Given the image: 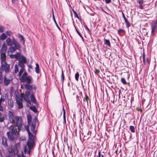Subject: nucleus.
<instances>
[{
  "label": "nucleus",
  "instance_id": "obj_1",
  "mask_svg": "<svg viewBox=\"0 0 157 157\" xmlns=\"http://www.w3.org/2000/svg\"><path fill=\"white\" fill-rule=\"evenodd\" d=\"M21 128L17 126L11 125L8 128L9 131L7 133L8 139L10 140L13 141L17 139L19 133L20 129Z\"/></svg>",
  "mask_w": 157,
  "mask_h": 157
},
{
  "label": "nucleus",
  "instance_id": "obj_2",
  "mask_svg": "<svg viewBox=\"0 0 157 157\" xmlns=\"http://www.w3.org/2000/svg\"><path fill=\"white\" fill-rule=\"evenodd\" d=\"M9 121L15 126L21 128L22 125V120L21 117L15 116L12 112L9 111L8 114Z\"/></svg>",
  "mask_w": 157,
  "mask_h": 157
},
{
  "label": "nucleus",
  "instance_id": "obj_3",
  "mask_svg": "<svg viewBox=\"0 0 157 157\" xmlns=\"http://www.w3.org/2000/svg\"><path fill=\"white\" fill-rule=\"evenodd\" d=\"M29 140L27 142V147L26 146L24 148V151L26 154L27 153L29 154L31 152V150L33 147L34 145V141L36 139V137L35 136H32L29 137Z\"/></svg>",
  "mask_w": 157,
  "mask_h": 157
},
{
  "label": "nucleus",
  "instance_id": "obj_4",
  "mask_svg": "<svg viewBox=\"0 0 157 157\" xmlns=\"http://www.w3.org/2000/svg\"><path fill=\"white\" fill-rule=\"evenodd\" d=\"M27 72H24L22 76L19 78V80L22 82H26L28 84H29L31 83L32 78L30 76H27Z\"/></svg>",
  "mask_w": 157,
  "mask_h": 157
},
{
  "label": "nucleus",
  "instance_id": "obj_5",
  "mask_svg": "<svg viewBox=\"0 0 157 157\" xmlns=\"http://www.w3.org/2000/svg\"><path fill=\"white\" fill-rule=\"evenodd\" d=\"M0 71L5 72L6 73H8L10 71V65L7 62L1 63V65L0 67Z\"/></svg>",
  "mask_w": 157,
  "mask_h": 157
},
{
  "label": "nucleus",
  "instance_id": "obj_6",
  "mask_svg": "<svg viewBox=\"0 0 157 157\" xmlns=\"http://www.w3.org/2000/svg\"><path fill=\"white\" fill-rule=\"evenodd\" d=\"M151 34L154 35L157 30V21H153L151 24Z\"/></svg>",
  "mask_w": 157,
  "mask_h": 157
},
{
  "label": "nucleus",
  "instance_id": "obj_7",
  "mask_svg": "<svg viewBox=\"0 0 157 157\" xmlns=\"http://www.w3.org/2000/svg\"><path fill=\"white\" fill-rule=\"evenodd\" d=\"M37 119L36 118H34L32 121V122L30 124L31 130L33 133L36 132V130L35 131L36 126V122L37 121Z\"/></svg>",
  "mask_w": 157,
  "mask_h": 157
},
{
  "label": "nucleus",
  "instance_id": "obj_8",
  "mask_svg": "<svg viewBox=\"0 0 157 157\" xmlns=\"http://www.w3.org/2000/svg\"><path fill=\"white\" fill-rule=\"evenodd\" d=\"M8 151L12 155H14L18 153V149L16 147H14L13 148H8Z\"/></svg>",
  "mask_w": 157,
  "mask_h": 157
},
{
  "label": "nucleus",
  "instance_id": "obj_9",
  "mask_svg": "<svg viewBox=\"0 0 157 157\" xmlns=\"http://www.w3.org/2000/svg\"><path fill=\"white\" fill-rule=\"evenodd\" d=\"M12 42L13 44L14 45V47L16 49L18 50L21 49V48L19 43L15 39L13 38L12 39Z\"/></svg>",
  "mask_w": 157,
  "mask_h": 157
},
{
  "label": "nucleus",
  "instance_id": "obj_10",
  "mask_svg": "<svg viewBox=\"0 0 157 157\" xmlns=\"http://www.w3.org/2000/svg\"><path fill=\"white\" fill-rule=\"evenodd\" d=\"M12 80V79H10L6 77V76H5L4 77L3 81L4 86H8L10 84Z\"/></svg>",
  "mask_w": 157,
  "mask_h": 157
},
{
  "label": "nucleus",
  "instance_id": "obj_11",
  "mask_svg": "<svg viewBox=\"0 0 157 157\" xmlns=\"http://www.w3.org/2000/svg\"><path fill=\"white\" fill-rule=\"evenodd\" d=\"M7 139L3 136L2 138V144L3 146L5 148L7 147Z\"/></svg>",
  "mask_w": 157,
  "mask_h": 157
},
{
  "label": "nucleus",
  "instance_id": "obj_12",
  "mask_svg": "<svg viewBox=\"0 0 157 157\" xmlns=\"http://www.w3.org/2000/svg\"><path fill=\"white\" fill-rule=\"evenodd\" d=\"M16 101L17 104L18 105V107L19 109L23 107V105L22 103V99L18 98L17 99Z\"/></svg>",
  "mask_w": 157,
  "mask_h": 157
},
{
  "label": "nucleus",
  "instance_id": "obj_13",
  "mask_svg": "<svg viewBox=\"0 0 157 157\" xmlns=\"http://www.w3.org/2000/svg\"><path fill=\"white\" fill-rule=\"evenodd\" d=\"M7 49V47L5 43H4L0 49L1 53H6Z\"/></svg>",
  "mask_w": 157,
  "mask_h": 157
},
{
  "label": "nucleus",
  "instance_id": "obj_14",
  "mask_svg": "<svg viewBox=\"0 0 157 157\" xmlns=\"http://www.w3.org/2000/svg\"><path fill=\"white\" fill-rule=\"evenodd\" d=\"M1 63L6 62V53H1Z\"/></svg>",
  "mask_w": 157,
  "mask_h": 157
},
{
  "label": "nucleus",
  "instance_id": "obj_15",
  "mask_svg": "<svg viewBox=\"0 0 157 157\" xmlns=\"http://www.w3.org/2000/svg\"><path fill=\"white\" fill-rule=\"evenodd\" d=\"M30 98L31 101L33 103H35L36 105L38 104V103L36 101V100L33 94H32L31 95Z\"/></svg>",
  "mask_w": 157,
  "mask_h": 157
},
{
  "label": "nucleus",
  "instance_id": "obj_16",
  "mask_svg": "<svg viewBox=\"0 0 157 157\" xmlns=\"http://www.w3.org/2000/svg\"><path fill=\"white\" fill-rule=\"evenodd\" d=\"M138 2L139 4V8L140 9H142L144 8L143 7L145 6V4L144 5V6L142 5V4L143 3V0H138Z\"/></svg>",
  "mask_w": 157,
  "mask_h": 157
},
{
  "label": "nucleus",
  "instance_id": "obj_17",
  "mask_svg": "<svg viewBox=\"0 0 157 157\" xmlns=\"http://www.w3.org/2000/svg\"><path fill=\"white\" fill-rule=\"evenodd\" d=\"M18 38L20 39L21 41L22 42V44L24 45L25 44V40L23 36L21 34H19L18 35Z\"/></svg>",
  "mask_w": 157,
  "mask_h": 157
},
{
  "label": "nucleus",
  "instance_id": "obj_18",
  "mask_svg": "<svg viewBox=\"0 0 157 157\" xmlns=\"http://www.w3.org/2000/svg\"><path fill=\"white\" fill-rule=\"evenodd\" d=\"M6 42L7 45L9 46H11L13 44L12 43V41L9 38H8L6 40Z\"/></svg>",
  "mask_w": 157,
  "mask_h": 157
},
{
  "label": "nucleus",
  "instance_id": "obj_19",
  "mask_svg": "<svg viewBox=\"0 0 157 157\" xmlns=\"http://www.w3.org/2000/svg\"><path fill=\"white\" fill-rule=\"evenodd\" d=\"M104 43L105 45L109 47L111 46V44L109 40L104 38Z\"/></svg>",
  "mask_w": 157,
  "mask_h": 157
},
{
  "label": "nucleus",
  "instance_id": "obj_20",
  "mask_svg": "<svg viewBox=\"0 0 157 157\" xmlns=\"http://www.w3.org/2000/svg\"><path fill=\"white\" fill-rule=\"evenodd\" d=\"M7 37V36L5 33H2L0 36V39L1 40H4Z\"/></svg>",
  "mask_w": 157,
  "mask_h": 157
},
{
  "label": "nucleus",
  "instance_id": "obj_21",
  "mask_svg": "<svg viewBox=\"0 0 157 157\" xmlns=\"http://www.w3.org/2000/svg\"><path fill=\"white\" fill-rule=\"evenodd\" d=\"M24 63L22 60H20L19 62V63L17 66H19L21 68H24L25 65Z\"/></svg>",
  "mask_w": 157,
  "mask_h": 157
},
{
  "label": "nucleus",
  "instance_id": "obj_22",
  "mask_svg": "<svg viewBox=\"0 0 157 157\" xmlns=\"http://www.w3.org/2000/svg\"><path fill=\"white\" fill-rule=\"evenodd\" d=\"M125 22L126 23V26L127 28H129L131 26V24L129 21H128V20L126 18L124 19Z\"/></svg>",
  "mask_w": 157,
  "mask_h": 157
},
{
  "label": "nucleus",
  "instance_id": "obj_23",
  "mask_svg": "<svg viewBox=\"0 0 157 157\" xmlns=\"http://www.w3.org/2000/svg\"><path fill=\"white\" fill-rule=\"evenodd\" d=\"M26 129L27 131V132H28L29 137L30 136H34L33 135V134L30 132L29 130V127L28 125L27 126V127L26 128Z\"/></svg>",
  "mask_w": 157,
  "mask_h": 157
},
{
  "label": "nucleus",
  "instance_id": "obj_24",
  "mask_svg": "<svg viewBox=\"0 0 157 157\" xmlns=\"http://www.w3.org/2000/svg\"><path fill=\"white\" fill-rule=\"evenodd\" d=\"M28 85L27 83L25 85V87L26 89L31 90L32 89V86L31 85Z\"/></svg>",
  "mask_w": 157,
  "mask_h": 157
},
{
  "label": "nucleus",
  "instance_id": "obj_25",
  "mask_svg": "<svg viewBox=\"0 0 157 157\" xmlns=\"http://www.w3.org/2000/svg\"><path fill=\"white\" fill-rule=\"evenodd\" d=\"M62 73L61 76V81L63 83L64 80V76L63 69H62Z\"/></svg>",
  "mask_w": 157,
  "mask_h": 157
},
{
  "label": "nucleus",
  "instance_id": "obj_26",
  "mask_svg": "<svg viewBox=\"0 0 157 157\" xmlns=\"http://www.w3.org/2000/svg\"><path fill=\"white\" fill-rule=\"evenodd\" d=\"M36 67H35V71L36 73H39V66L38 63H36Z\"/></svg>",
  "mask_w": 157,
  "mask_h": 157
},
{
  "label": "nucleus",
  "instance_id": "obj_27",
  "mask_svg": "<svg viewBox=\"0 0 157 157\" xmlns=\"http://www.w3.org/2000/svg\"><path fill=\"white\" fill-rule=\"evenodd\" d=\"M63 123L64 124H66V117H65V110L64 109V108H63Z\"/></svg>",
  "mask_w": 157,
  "mask_h": 157
},
{
  "label": "nucleus",
  "instance_id": "obj_28",
  "mask_svg": "<svg viewBox=\"0 0 157 157\" xmlns=\"http://www.w3.org/2000/svg\"><path fill=\"white\" fill-rule=\"evenodd\" d=\"M27 120L28 123L29 125L32 123V117L30 115H29L27 117Z\"/></svg>",
  "mask_w": 157,
  "mask_h": 157
},
{
  "label": "nucleus",
  "instance_id": "obj_29",
  "mask_svg": "<svg viewBox=\"0 0 157 157\" xmlns=\"http://www.w3.org/2000/svg\"><path fill=\"white\" fill-rule=\"evenodd\" d=\"M9 50L10 52L13 53L16 50V49L14 47H11L9 48Z\"/></svg>",
  "mask_w": 157,
  "mask_h": 157
},
{
  "label": "nucleus",
  "instance_id": "obj_30",
  "mask_svg": "<svg viewBox=\"0 0 157 157\" xmlns=\"http://www.w3.org/2000/svg\"><path fill=\"white\" fill-rule=\"evenodd\" d=\"M143 60L144 65L146 64L145 63V54L144 52H143L142 54Z\"/></svg>",
  "mask_w": 157,
  "mask_h": 157
},
{
  "label": "nucleus",
  "instance_id": "obj_31",
  "mask_svg": "<svg viewBox=\"0 0 157 157\" xmlns=\"http://www.w3.org/2000/svg\"><path fill=\"white\" fill-rule=\"evenodd\" d=\"M30 109L33 111L34 113H36L37 110L35 106H31L30 108Z\"/></svg>",
  "mask_w": 157,
  "mask_h": 157
},
{
  "label": "nucleus",
  "instance_id": "obj_32",
  "mask_svg": "<svg viewBox=\"0 0 157 157\" xmlns=\"http://www.w3.org/2000/svg\"><path fill=\"white\" fill-rule=\"evenodd\" d=\"M3 81L2 73L0 71V84L2 83Z\"/></svg>",
  "mask_w": 157,
  "mask_h": 157
},
{
  "label": "nucleus",
  "instance_id": "obj_33",
  "mask_svg": "<svg viewBox=\"0 0 157 157\" xmlns=\"http://www.w3.org/2000/svg\"><path fill=\"white\" fill-rule=\"evenodd\" d=\"M25 70V68H21V69L20 70V71L18 73V75L19 76H21V75L23 73Z\"/></svg>",
  "mask_w": 157,
  "mask_h": 157
},
{
  "label": "nucleus",
  "instance_id": "obj_34",
  "mask_svg": "<svg viewBox=\"0 0 157 157\" xmlns=\"http://www.w3.org/2000/svg\"><path fill=\"white\" fill-rule=\"evenodd\" d=\"M121 82L124 85H126L127 84L126 81L125 79L124 78H121Z\"/></svg>",
  "mask_w": 157,
  "mask_h": 157
},
{
  "label": "nucleus",
  "instance_id": "obj_35",
  "mask_svg": "<svg viewBox=\"0 0 157 157\" xmlns=\"http://www.w3.org/2000/svg\"><path fill=\"white\" fill-rule=\"evenodd\" d=\"M79 73L77 72L75 74V79L77 81H78V78L79 77Z\"/></svg>",
  "mask_w": 157,
  "mask_h": 157
},
{
  "label": "nucleus",
  "instance_id": "obj_36",
  "mask_svg": "<svg viewBox=\"0 0 157 157\" xmlns=\"http://www.w3.org/2000/svg\"><path fill=\"white\" fill-rule=\"evenodd\" d=\"M8 103L10 107L12 108L13 107V100H10L9 101Z\"/></svg>",
  "mask_w": 157,
  "mask_h": 157
},
{
  "label": "nucleus",
  "instance_id": "obj_37",
  "mask_svg": "<svg viewBox=\"0 0 157 157\" xmlns=\"http://www.w3.org/2000/svg\"><path fill=\"white\" fill-rule=\"evenodd\" d=\"M129 129L132 132H135V129L133 126H130L129 127Z\"/></svg>",
  "mask_w": 157,
  "mask_h": 157
},
{
  "label": "nucleus",
  "instance_id": "obj_38",
  "mask_svg": "<svg viewBox=\"0 0 157 157\" xmlns=\"http://www.w3.org/2000/svg\"><path fill=\"white\" fill-rule=\"evenodd\" d=\"M24 100H25L27 102L31 104V101L29 98V97H25L24 98Z\"/></svg>",
  "mask_w": 157,
  "mask_h": 157
},
{
  "label": "nucleus",
  "instance_id": "obj_39",
  "mask_svg": "<svg viewBox=\"0 0 157 157\" xmlns=\"http://www.w3.org/2000/svg\"><path fill=\"white\" fill-rule=\"evenodd\" d=\"M21 60H22L25 63L27 62L26 58L24 56H22L21 57Z\"/></svg>",
  "mask_w": 157,
  "mask_h": 157
},
{
  "label": "nucleus",
  "instance_id": "obj_40",
  "mask_svg": "<svg viewBox=\"0 0 157 157\" xmlns=\"http://www.w3.org/2000/svg\"><path fill=\"white\" fill-rule=\"evenodd\" d=\"M19 71L18 67L17 65L15 66V72L17 73Z\"/></svg>",
  "mask_w": 157,
  "mask_h": 157
},
{
  "label": "nucleus",
  "instance_id": "obj_41",
  "mask_svg": "<svg viewBox=\"0 0 157 157\" xmlns=\"http://www.w3.org/2000/svg\"><path fill=\"white\" fill-rule=\"evenodd\" d=\"M75 29L76 31L78 34V35L80 36V37L82 38H83V37L82 36L81 34L78 31V30L76 28L75 26Z\"/></svg>",
  "mask_w": 157,
  "mask_h": 157
},
{
  "label": "nucleus",
  "instance_id": "obj_42",
  "mask_svg": "<svg viewBox=\"0 0 157 157\" xmlns=\"http://www.w3.org/2000/svg\"><path fill=\"white\" fill-rule=\"evenodd\" d=\"M53 19H54V21L55 23L56 24V26L58 28V29L60 30V28L59 27L57 23H56V22L55 20V17H54V15L53 14Z\"/></svg>",
  "mask_w": 157,
  "mask_h": 157
},
{
  "label": "nucleus",
  "instance_id": "obj_43",
  "mask_svg": "<svg viewBox=\"0 0 157 157\" xmlns=\"http://www.w3.org/2000/svg\"><path fill=\"white\" fill-rule=\"evenodd\" d=\"M6 35L10 36L12 35V32L10 31H7L6 32Z\"/></svg>",
  "mask_w": 157,
  "mask_h": 157
},
{
  "label": "nucleus",
  "instance_id": "obj_44",
  "mask_svg": "<svg viewBox=\"0 0 157 157\" xmlns=\"http://www.w3.org/2000/svg\"><path fill=\"white\" fill-rule=\"evenodd\" d=\"M30 94V93L29 91H27L25 92V97H29Z\"/></svg>",
  "mask_w": 157,
  "mask_h": 157
},
{
  "label": "nucleus",
  "instance_id": "obj_45",
  "mask_svg": "<svg viewBox=\"0 0 157 157\" xmlns=\"http://www.w3.org/2000/svg\"><path fill=\"white\" fill-rule=\"evenodd\" d=\"M4 27L2 26H0V32H4Z\"/></svg>",
  "mask_w": 157,
  "mask_h": 157
},
{
  "label": "nucleus",
  "instance_id": "obj_46",
  "mask_svg": "<svg viewBox=\"0 0 157 157\" xmlns=\"http://www.w3.org/2000/svg\"><path fill=\"white\" fill-rule=\"evenodd\" d=\"M10 58L12 59H14L16 58H17V56L16 54L14 55H11L10 56Z\"/></svg>",
  "mask_w": 157,
  "mask_h": 157
},
{
  "label": "nucleus",
  "instance_id": "obj_47",
  "mask_svg": "<svg viewBox=\"0 0 157 157\" xmlns=\"http://www.w3.org/2000/svg\"><path fill=\"white\" fill-rule=\"evenodd\" d=\"M16 56H17V58H16V59H17V58H20L21 57V54H20V53H19V52H18V53H17V54H16Z\"/></svg>",
  "mask_w": 157,
  "mask_h": 157
},
{
  "label": "nucleus",
  "instance_id": "obj_48",
  "mask_svg": "<svg viewBox=\"0 0 157 157\" xmlns=\"http://www.w3.org/2000/svg\"><path fill=\"white\" fill-rule=\"evenodd\" d=\"M124 30L122 29H120L118 30V33L120 34L124 32Z\"/></svg>",
  "mask_w": 157,
  "mask_h": 157
},
{
  "label": "nucleus",
  "instance_id": "obj_49",
  "mask_svg": "<svg viewBox=\"0 0 157 157\" xmlns=\"http://www.w3.org/2000/svg\"><path fill=\"white\" fill-rule=\"evenodd\" d=\"M90 138L87 135H84V138H83V139L84 140H85L86 139L88 140Z\"/></svg>",
  "mask_w": 157,
  "mask_h": 157
},
{
  "label": "nucleus",
  "instance_id": "obj_50",
  "mask_svg": "<svg viewBox=\"0 0 157 157\" xmlns=\"http://www.w3.org/2000/svg\"><path fill=\"white\" fill-rule=\"evenodd\" d=\"M85 100L86 101L87 103H88V100H89V98L88 97L87 95H85Z\"/></svg>",
  "mask_w": 157,
  "mask_h": 157
},
{
  "label": "nucleus",
  "instance_id": "obj_51",
  "mask_svg": "<svg viewBox=\"0 0 157 157\" xmlns=\"http://www.w3.org/2000/svg\"><path fill=\"white\" fill-rule=\"evenodd\" d=\"M105 3L107 4H109L111 2V0H105Z\"/></svg>",
  "mask_w": 157,
  "mask_h": 157
},
{
  "label": "nucleus",
  "instance_id": "obj_52",
  "mask_svg": "<svg viewBox=\"0 0 157 157\" xmlns=\"http://www.w3.org/2000/svg\"><path fill=\"white\" fill-rule=\"evenodd\" d=\"M74 15H75V17L78 18L79 19H80V17H78V14L77 13H75V14H74Z\"/></svg>",
  "mask_w": 157,
  "mask_h": 157
},
{
  "label": "nucleus",
  "instance_id": "obj_53",
  "mask_svg": "<svg viewBox=\"0 0 157 157\" xmlns=\"http://www.w3.org/2000/svg\"><path fill=\"white\" fill-rule=\"evenodd\" d=\"M136 110L138 111H140L141 113L143 112V110L139 108H137Z\"/></svg>",
  "mask_w": 157,
  "mask_h": 157
},
{
  "label": "nucleus",
  "instance_id": "obj_54",
  "mask_svg": "<svg viewBox=\"0 0 157 157\" xmlns=\"http://www.w3.org/2000/svg\"><path fill=\"white\" fill-rule=\"evenodd\" d=\"M4 101V99H3L1 97L0 99V105H1L2 101Z\"/></svg>",
  "mask_w": 157,
  "mask_h": 157
},
{
  "label": "nucleus",
  "instance_id": "obj_55",
  "mask_svg": "<svg viewBox=\"0 0 157 157\" xmlns=\"http://www.w3.org/2000/svg\"><path fill=\"white\" fill-rule=\"evenodd\" d=\"M147 62L148 64H150V60L148 58L147 59Z\"/></svg>",
  "mask_w": 157,
  "mask_h": 157
},
{
  "label": "nucleus",
  "instance_id": "obj_56",
  "mask_svg": "<svg viewBox=\"0 0 157 157\" xmlns=\"http://www.w3.org/2000/svg\"><path fill=\"white\" fill-rule=\"evenodd\" d=\"M100 72V71L97 69H95V72L96 74Z\"/></svg>",
  "mask_w": 157,
  "mask_h": 157
},
{
  "label": "nucleus",
  "instance_id": "obj_57",
  "mask_svg": "<svg viewBox=\"0 0 157 157\" xmlns=\"http://www.w3.org/2000/svg\"><path fill=\"white\" fill-rule=\"evenodd\" d=\"M122 15L124 19L126 18L125 16L124 13L123 12H122Z\"/></svg>",
  "mask_w": 157,
  "mask_h": 157
},
{
  "label": "nucleus",
  "instance_id": "obj_58",
  "mask_svg": "<svg viewBox=\"0 0 157 157\" xmlns=\"http://www.w3.org/2000/svg\"><path fill=\"white\" fill-rule=\"evenodd\" d=\"M3 110L2 107L1 106V105H0V111H2Z\"/></svg>",
  "mask_w": 157,
  "mask_h": 157
},
{
  "label": "nucleus",
  "instance_id": "obj_59",
  "mask_svg": "<svg viewBox=\"0 0 157 157\" xmlns=\"http://www.w3.org/2000/svg\"><path fill=\"white\" fill-rule=\"evenodd\" d=\"M89 132H90V131H87L86 132V133H87V135L88 136H89Z\"/></svg>",
  "mask_w": 157,
  "mask_h": 157
},
{
  "label": "nucleus",
  "instance_id": "obj_60",
  "mask_svg": "<svg viewBox=\"0 0 157 157\" xmlns=\"http://www.w3.org/2000/svg\"><path fill=\"white\" fill-rule=\"evenodd\" d=\"M85 28L86 29H87L88 31H90L89 29L88 28L86 25V26Z\"/></svg>",
  "mask_w": 157,
  "mask_h": 157
},
{
  "label": "nucleus",
  "instance_id": "obj_61",
  "mask_svg": "<svg viewBox=\"0 0 157 157\" xmlns=\"http://www.w3.org/2000/svg\"><path fill=\"white\" fill-rule=\"evenodd\" d=\"M72 11L74 14H75V13H76V11H75L74 9H72Z\"/></svg>",
  "mask_w": 157,
  "mask_h": 157
},
{
  "label": "nucleus",
  "instance_id": "obj_62",
  "mask_svg": "<svg viewBox=\"0 0 157 157\" xmlns=\"http://www.w3.org/2000/svg\"><path fill=\"white\" fill-rule=\"evenodd\" d=\"M100 156H101V153H100V151H99L98 157H100Z\"/></svg>",
  "mask_w": 157,
  "mask_h": 157
},
{
  "label": "nucleus",
  "instance_id": "obj_63",
  "mask_svg": "<svg viewBox=\"0 0 157 157\" xmlns=\"http://www.w3.org/2000/svg\"><path fill=\"white\" fill-rule=\"evenodd\" d=\"M11 1H12V2L13 3L15 2L16 0H11Z\"/></svg>",
  "mask_w": 157,
  "mask_h": 157
},
{
  "label": "nucleus",
  "instance_id": "obj_64",
  "mask_svg": "<svg viewBox=\"0 0 157 157\" xmlns=\"http://www.w3.org/2000/svg\"><path fill=\"white\" fill-rule=\"evenodd\" d=\"M101 157H104V155H101Z\"/></svg>",
  "mask_w": 157,
  "mask_h": 157
}]
</instances>
